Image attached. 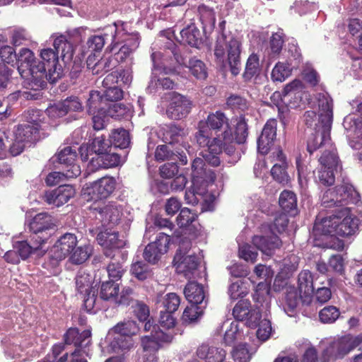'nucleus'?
<instances>
[{"mask_svg": "<svg viewBox=\"0 0 362 362\" xmlns=\"http://www.w3.org/2000/svg\"><path fill=\"white\" fill-rule=\"evenodd\" d=\"M348 208L342 209L337 215V236L349 237L354 235L358 228L359 219L352 214H349Z\"/></svg>", "mask_w": 362, "mask_h": 362, "instance_id": "obj_22", "label": "nucleus"}, {"mask_svg": "<svg viewBox=\"0 0 362 362\" xmlns=\"http://www.w3.org/2000/svg\"><path fill=\"white\" fill-rule=\"evenodd\" d=\"M81 28H76L67 30L59 35H52L54 38V48L58 53H61L60 57L64 63H69L73 59L75 45L81 41Z\"/></svg>", "mask_w": 362, "mask_h": 362, "instance_id": "obj_6", "label": "nucleus"}, {"mask_svg": "<svg viewBox=\"0 0 362 362\" xmlns=\"http://www.w3.org/2000/svg\"><path fill=\"white\" fill-rule=\"evenodd\" d=\"M54 226L52 216L46 212L39 213L30 223L29 228L32 232V240L38 244H44L51 235L49 230Z\"/></svg>", "mask_w": 362, "mask_h": 362, "instance_id": "obj_9", "label": "nucleus"}, {"mask_svg": "<svg viewBox=\"0 0 362 362\" xmlns=\"http://www.w3.org/2000/svg\"><path fill=\"white\" fill-rule=\"evenodd\" d=\"M279 206L285 213L296 216L298 214L296 194L290 190L281 192L279 199Z\"/></svg>", "mask_w": 362, "mask_h": 362, "instance_id": "obj_38", "label": "nucleus"}, {"mask_svg": "<svg viewBox=\"0 0 362 362\" xmlns=\"http://www.w3.org/2000/svg\"><path fill=\"white\" fill-rule=\"evenodd\" d=\"M77 238L73 233H65L55 243L51 250L52 257L62 260L71 254L77 245Z\"/></svg>", "mask_w": 362, "mask_h": 362, "instance_id": "obj_21", "label": "nucleus"}, {"mask_svg": "<svg viewBox=\"0 0 362 362\" xmlns=\"http://www.w3.org/2000/svg\"><path fill=\"white\" fill-rule=\"evenodd\" d=\"M227 105L233 110L244 112L249 107L247 100L238 95H231L227 98Z\"/></svg>", "mask_w": 362, "mask_h": 362, "instance_id": "obj_60", "label": "nucleus"}, {"mask_svg": "<svg viewBox=\"0 0 362 362\" xmlns=\"http://www.w3.org/2000/svg\"><path fill=\"white\" fill-rule=\"evenodd\" d=\"M40 129L37 122L20 124L15 130V136L25 144H34L40 139Z\"/></svg>", "mask_w": 362, "mask_h": 362, "instance_id": "obj_27", "label": "nucleus"}, {"mask_svg": "<svg viewBox=\"0 0 362 362\" xmlns=\"http://www.w3.org/2000/svg\"><path fill=\"white\" fill-rule=\"evenodd\" d=\"M182 42L191 47L199 48L202 44V37L199 30L194 25H188L180 31Z\"/></svg>", "mask_w": 362, "mask_h": 362, "instance_id": "obj_40", "label": "nucleus"}, {"mask_svg": "<svg viewBox=\"0 0 362 362\" xmlns=\"http://www.w3.org/2000/svg\"><path fill=\"white\" fill-rule=\"evenodd\" d=\"M184 294L189 303L204 305L205 293L204 287L194 281H190L185 287Z\"/></svg>", "mask_w": 362, "mask_h": 362, "instance_id": "obj_34", "label": "nucleus"}, {"mask_svg": "<svg viewBox=\"0 0 362 362\" xmlns=\"http://www.w3.org/2000/svg\"><path fill=\"white\" fill-rule=\"evenodd\" d=\"M119 286L115 281L109 279L101 281L99 295L101 299L109 300L115 299L119 294Z\"/></svg>", "mask_w": 362, "mask_h": 362, "instance_id": "obj_46", "label": "nucleus"}, {"mask_svg": "<svg viewBox=\"0 0 362 362\" xmlns=\"http://www.w3.org/2000/svg\"><path fill=\"white\" fill-rule=\"evenodd\" d=\"M339 206L357 204L360 201V194L353 185L346 183L337 186Z\"/></svg>", "mask_w": 362, "mask_h": 362, "instance_id": "obj_35", "label": "nucleus"}, {"mask_svg": "<svg viewBox=\"0 0 362 362\" xmlns=\"http://www.w3.org/2000/svg\"><path fill=\"white\" fill-rule=\"evenodd\" d=\"M337 215L325 217L320 221L317 218L314 224V230L320 232L325 235H329V240L324 244L325 247L342 251L344 247V243L337 237Z\"/></svg>", "mask_w": 362, "mask_h": 362, "instance_id": "obj_8", "label": "nucleus"}, {"mask_svg": "<svg viewBox=\"0 0 362 362\" xmlns=\"http://www.w3.org/2000/svg\"><path fill=\"white\" fill-rule=\"evenodd\" d=\"M277 121L275 119L267 120L260 136L257 139V149L262 154H267L276 136Z\"/></svg>", "mask_w": 362, "mask_h": 362, "instance_id": "obj_24", "label": "nucleus"}, {"mask_svg": "<svg viewBox=\"0 0 362 362\" xmlns=\"http://www.w3.org/2000/svg\"><path fill=\"white\" fill-rule=\"evenodd\" d=\"M248 136V127L245 116L240 115L233 135V145L244 144Z\"/></svg>", "mask_w": 362, "mask_h": 362, "instance_id": "obj_52", "label": "nucleus"}, {"mask_svg": "<svg viewBox=\"0 0 362 362\" xmlns=\"http://www.w3.org/2000/svg\"><path fill=\"white\" fill-rule=\"evenodd\" d=\"M30 243L31 245L29 244L26 240H23L17 241L14 244L13 248L22 259H26L28 258L30 254L38 250L42 245L38 244L37 242L34 241V240H32L31 238Z\"/></svg>", "mask_w": 362, "mask_h": 362, "instance_id": "obj_49", "label": "nucleus"}, {"mask_svg": "<svg viewBox=\"0 0 362 362\" xmlns=\"http://www.w3.org/2000/svg\"><path fill=\"white\" fill-rule=\"evenodd\" d=\"M252 243L254 246L266 255L271 256L276 249H279L282 242L279 237L274 233L268 235H256L252 237Z\"/></svg>", "mask_w": 362, "mask_h": 362, "instance_id": "obj_25", "label": "nucleus"}, {"mask_svg": "<svg viewBox=\"0 0 362 362\" xmlns=\"http://www.w3.org/2000/svg\"><path fill=\"white\" fill-rule=\"evenodd\" d=\"M64 340L66 344H74L76 349L85 348L91 342V332L85 329L82 332L76 327H70L64 335Z\"/></svg>", "mask_w": 362, "mask_h": 362, "instance_id": "obj_28", "label": "nucleus"}, {"mask_svg": "<svg viewBox=\"0 0 362 362\" xmlns=\"http://www.w3.org/2000/svg\"><path fill=\"white\" fill-rule=\"evenodd\" d=\"M197 143L199 146L208 145L214 151H220L222 145L233 144V134L229 119L221 110L210 112L206 122L198 123V131L195 134Z\"/></svg>", "mask_w": 362, "mask_h": 362, "instance_id": "obj_1", "label": "nucleus"}, {"mask_svg": "<svg viewBox=\"0 0 362 362\" xmlns=\"http://www.w3.org/2000/svg\"><path fill=\"white\" fill-rule=\"evenodd\" d=\"M185 136V128L175 123L166 124L163 128V140L169 144L181 142Z\"/></svg>", "mask_w": 362, "mask_h": 362, "instance_id": "obj_33", "label": "nucleus"}, {"mask_svg": "<svg viewBox=\"0 0 362 362\" xmlns=\"http://www.w3.org/2000/svg\"><path fill=\"white\" fill-rule=\"evenodd\" d=\"M125 26V23L119 21L118 33L121 34V39L115 45L112 52L118 64L129 59L140 44L139 33L138 32L128 33Z\"/></svg>", "mask_w": 362, "mask_h": 362, "instance_id": "obj_5", "label": "nucleus"}, {"mask_svg": "<svg viewBox=\"0 0 362 362\" xmlns=\"http://www.w3.org/2000/svg\"><path fill=\"white\" fill-rule=\"evenodd\" d=\"M96 240L105 249L104 255L112 259L115 256L112 250L121 248L124 245V242L119 238V233L109 229L100 231L97 235Z\"/></svg>", "mask_w": 362, "mask_h": 362, "instance_id": "obj_23", "label": "nucleus"}, {"mask_svg": "<svg viewBox=\"0 0 362 362\" xmlns=\"http://www.w3.org/2000/svg\"><path fill=\"white\" fill-rule=\"evenodd\" d=\"M180 304V296L175 293H167L162 300L164 310L170 313H175L178 309Z\"/></svg>", "mask_w": 362, "mask_h": 362, "instance_id": "obj_62", "label": "nucleus"}, {"mask_svg": "<svg viewBox=\"0 0 362 362\" xmlns=\"http://www.w3.org/2000/svg\"><path fill=\"white\" fill-rule=\"evenodd\" d=\"M318 160L325 169L337 170L340 165L337 148L333 145H330L329 148L324 150Z\"/></svg>", "mask_w": 362, "mask_h": 362, "instance_id": "obj_42", "label": "nucleus"}, {"mask_svg": "<svg viewBox=\"0 0 362 362\" xmlns=\"http://www.w3.org/2000/svg\"><path fill=\"white\" fill-rule=\"evenodd\" d=\"M105 101L102 93L98 90H90L86 103L87 114H95L100 110H105L103 106Z\"/></svg>", "mask_w": 362, "mask_h": 362, "instance_id": "obj_45", "label": "nucleus"}, {"mask_svg": "<svg viewBox=\"0 0 362 362\" xmlns=\"http://www.w3.org/2000/svg\"><path fill=\"white\" fill-rule=\"evenodd\" d=\"M109 137L114 148H126L130 144L129 134L124 129H113Z\"/></svg>", "mask_w": 362, "mask_h": 362, "instance_id": "obj_47", "label": "nucleus"}, {"mask_svg": "<svg viewBox=\"0 0 362 362\" xmlns=\"http://www.w3.org/2000/svg\"><path fill=\"white\" fill-rule=\"evenodd\" d=\"M112 144L109 134L106 136L104 134L95 133L92 139L90 140L88 148L86 151L94 153L96 156H98L104 154L107 151H112Z\"/></svg>", "mask_w": 362, "mask_h": 362, "instance_id": "obj_32", "label": "nucleus"}, {"mask_svg": "<svg viewBox=\"0 0 362 362\" xmlns=\"http://www.w3.org/2000/svg\"><path fill=\"white\" fill-rule=\"evenodd\" d=\"M240 42L233 37H231L229 40L226 38H219L216 41L214 49V55L220 62H223L226 50H227L228 62L233 76L238 75L240 71Z\"/></svg>", "mask_w": 362, "mask_h": 362, "instance_id": "obj_4", "label": "nucleus"}, {"mask_svg": "<svg viewBox=\"0 0 362 362\" xmlns=\"http://www.w3.org/2000/svg\"><path fill=\"white\" fill-rule=\"evenodd\" d=\"M94 59L89 56L87 59V67L92 70L93 74H103L107 73L117 66L118 63L113 56L103 57L94 63Z\"/></svg>", "mask_w": 362, "mask_h": 362, "instance_id": "obj_30", "label": "nucleus"}, {"mask_svg": "<svg viewBox=\"0 0 362 362\" xmlns=\"http://www.w3.org/2000/svg\"><path fill=\"white\" fill-rule=\"evenodd\" d=\"M37 59L34 53L28 48H22L17 54L16 62L18 64V70L22 77H24L28 71V69L30 67L33 62Z\"/></svg>", "mask_w": 362, "mask_h": 362, "instance_id": "obj_43", "label": "nucleus"}, {"mask_svg": "<svg viewBox=\"0 0 362 362\" xmlns=\"http://www.w3.org/2000/svg\"><path fill=\"white\" fill-rule=\"evenodd\" d=\"M319 122L315 133L309 138L307 151L312 155L320 148H329L331 143L330 132L333 121V100L325 95L319 98Z\"/></svg>", "mask_w": 362, "mask_h": 362, "instance_id": "obj_2", "label": "nucleus"}, {"mask_svg": "<svg viewBox=\"0 0 362 362\" xmlns=\"http://www.w3.org/2000/svg\"><path fill=\"white\" fill-rule=\"evenodd\" d=\"M361 344L358 337L346 334L331 341L321 354V362H333L344 358Z\"/></svg>", "mask_w": 362, "mask_h": 362, "instance_id": "obj_3", "label": "nucleus"}, {"mask_svg": "<svg viewBox=\"0 0 362 362\" xmlns=\"http://www.w3.org/2000/svg\"><path fill=\"white\" fill-rule=\"evenodd\" d=\"M117 181L111 176H104L93 182L86 188L90 199L102 200L111 196L115 190Z\"/></svg>", "mask_w": 362, "mask_h": 362, "instance_id": "obj_12", "label": "nucleus"}, {"mask_svg": "<svg viewBox=\"0 0 362 362\" xmlns=\"http://www.w3.org/2000/svg\"><path fill=\"white\" fill-rule=\"evenodd\" d=\"M76 286L80 295L87 294V292L92 291L91 276L85 272H78L76 277Z\"/></svg>", "mask_w": 362, "mask_h": 362, "instance_id": "obj_53", "label": "nucleus"}, {"mask_svg": "<svg viewBox=\"0 0 362 362\" xmlns=\"http://www.w3.org/2000/svg\"><path fill=\"white\" fill-rule=\"evenodd\" d=\"M170 242V236L169 235L164 233H158L155 241L146 246L143 252L144 259L151 264H156L161 256L167 252Z\"/></svg>", "mask_w": 362, "mask_h": 362, "instance_id": "obj_11", "label": "nucleus"}, {"mask_svg": "<svg viewBox=\"0 0 362 362\" xmlns=\"http://www.w3.org/2000/svg\"><path fill=\"white\" fill-rule=\"evenodd\" d=\"M40 57L42 63L47 68L49 82L55 83L62 76V69L59 64V53L54 48H45L41 50Z\"/></svg>", "mask_w": 362, "mask_h": 362, "instance_id": "obj_16", "label": "nucleus"}, {"mask_svg": "<svg viewBox=\"0 0 362 362\" xmlns=\"http://www.w3.org/2000/svg\"><path fill=\"white\" fill-rule=\"evenodd\" d=\"M88 115L91 117V126L93 130L99 132L106 128L109 121V114L106 110H100L95 114Z\"/></svg>", "mask_w": 362, "mask_h": 362, "instance_id": "obj_54", "label": "nucleus"}, {"mask_svg": "<svg viewBox=\"0 0 362 362\" xmlns=\"http://www.w3.org/2000/svg\"><path fill=\"white\" fill-rule=\"evenodd\" d=\"M198 215L188 208H182L176 218L180 228L185 230L189 235L197 236L199 232L197 223Z\"/></svg>", "mask_w": 362, "mask_h": 362, "instance_id": "obj_26", "label": "nucleus"}, {"mask_svg": "<svg viewBox=\"0 0 362 362\" xmlns=\"http://www.w3.org/2000/svg\"><path fill=\"white\" fill-rule=\"evenodd\" d=\"M197 356L205 362H223L226 352L223 349L202 344L197 350Z\"/></svg>", "mask_w": 362, "mask_h": 362, "instance_id": "obj_31", "label": "nucleus"}, {"mask_svg": "<svg viewBox=\"0 0 362 362\" xmlns=\"http://www.w3.org/2000/svg\"><path fill=\"white\" fill-rule=\"evenodd\" d=\"M25 75L23 78L30 76V86L34 90L44 89L47 86V81H49L47 68L38 59L33 62Z\"/></svg>", "mask_w": 362, "mask_h": 362, "instance_id": "obj_19", "label": "nucleus"}, {"mask_svg": "<svg viewBox=\"0 0 362 362\" xmlns=\"http://www.w3.org/2000/svg\"><path fill=\"white\" fill-rule=\"evenodd\" d=\"M211 144H212V142L209 141V144L208 145H205L204 146H201L202 148L206 147L208 149L207 153L203 155V158H204V160L206 163H207L209 165L213 166V167H217L220 165L221 164V160L219 158V154H221L223 151H224L226 154L231 156L233 155L235 152V147L233 144H226V145H222L221 146L220 151H214L210 148Z\"/></svg>", "mask_w": 362, "mask_h": 362, "instance_id": "obj_37", "label": "nucleus"}, {"mask_svg": "<svg viewBox=\"0 0 362 362\" xmlns=\"http://www.w3.org/2000/svg\"><path fill=\"white\" fill-rule=\"evenodd\" d=\"M197 11L199 16V21L202 25L203 32L206 34H211L215 28L216 17L213 8L202 4L200 5Z\"/></svg>", "mask_w": 362, "mask_h": 362, "instance_id": "obj_36", "label": "nucleus"}, {"mask_svg": "<svg viewBox=\"0 0 362 362\" xmlns=\"http://www.w3.org/2000/svg\"><path fill=\"white\" fill-rule=\"evenodd\" d=\"M113 330L120 336L117 339V343L122 349H130L133 346L132 337L136 334L139 327L134 320H127L117 323Z\"/></svg>", "mask_w": 362, "mask_h": 362, "instance_id": "obj_20", "label": "nucleus"}, {"mask_svg": "<svg viewBox=\"0 0 362 362\" xmlns=\"http://www.w3.org/2000/svg\"><path fill=\"white\" fill-rule=\"evenodd\" d=\"M250 302L241 300L237 303L233 310V315L238 321L245 320L250 310Z\"/></svg>", "mask_w": 362, "mask_h": 362, "instance_id": "obj_59", "label": "nucleus"}, {"mask_svg": "<svg viewBox=\"0 0 362 362\" xmlns=\"http://www.w3.org/2000/svg\"><path fill=\"white\" fill-rule=\"evenodd\" d=\"M232 357L235 362H249L251 354L246 344H241L235 346L232 351Z\"/></svg>", "mask_w": 362, "mask_h": 362, "instance_id": "obj_64", "label": "nucleus"}, {"mask_svg": "<svg viewBox=\"0 0 362 362\" xmlns=\"http://www.w3.org/2000/svg\"><path fill=\"white\" fill-rule=\"evenodd\" d=\"M285 37L286 35L281 29L272 33L269 41V56L273 58L279 56L284 45Z\"/></svg>", "mask_w": 362, "mask_h": 362, "instance_id": "obj_44", "label": "nucleus"}, {"mask_svg": "<svg viewBox=\"0 0 362 362\" xmlns=\"http://www.w3.org/2000/svg\"><path fill=\"white\" fill-rule=\"evenodd\" d=\"M173 339V333L165 332L163 329L156 330L155 333L141 337V345L146 353L156 354L161 348L162 343H170Z\"/></svg>", "mask_w": 362, "mask_h": 362, "instance_id": "obj_18", "label": "nucleus"}, {"mask_svg": "<svg viewBox=\"0 0 362 362\" xmlns=\"http://www.w3.org/2000/svg\"><path fill=\"white\" fill-rule=\"evenodd\" d=\"M90 210L99 214L100 218L113 224L117 223L122 216V209L116 202H109L106 204L94 202L90 206Z\"/></svg>", "mask_w": 362, "mask_h": 362, "instance_id": "obj_17", "label": "nucleus"}, {"mask_svg": "<svg viewBox=\"0 0 362 362\" xmlns=\"http://www.w3.org/2000/svg\"><path fill=\"white\" fill-rule=\"evenodd\" d=\"M130 273L139 281H145L151 277L153 274L148 264L141 260L136 261L132 264Z\"/></svg>", "mask_w": 362, "mask_h": 362, "instance_id": "obj_50", "label": "nucleus"}, {"mask_svg": "<svg viewBox=\"0 0 362 362\" xmlns=\"http://www.w3.org/2000/svg\"><path fill=\"white\" fill-rule=\"evenodd\" d=\"M56 157L57 162L63 165L67 179L80 175L81 171L79 165L76 163L77 153L75 148L66 146L56 154Z\"/></svg>", "mask_w": 362, "mask_h": 362, "instance_id": "obj_14", "label": "nucleus"}, {"mask_svg": "<svg viewBox=\"0 0 362 362\" xmlns=\"http://www.w3.org/2000/svg\"><path fill=\"white\" fill-rule=\"evenodd\" d=\"M120 158L121 157L117 153L107 151L104 154L93 157L90 160V165L93 170L113 168L119 165Z\"/></svg>", "mask_w": 362, "mask_h": 362, "instance_id": "obj_29", "label": "nucleus"}, {"mask_svg": "<svg viewBox=\"0 0 362 362\" xmlns=\"http://www.w3.org/2000/svg\"><path fill=\"white\" fill-rule=\"evenodd\" d=\"M76 194L74 187L71 185H62L58 187L45 191L42 199L49 205L59 207L67 203Z\"/></svg>", "mask_w": 362, "mask_h": 362, "instance_id": "obj_15", "label": "nucleus"}, {"mask_svg": "<svg viewBox=\"0 0 362 362\" xmlns=\"http://www.w3.org/2000/svg\"><path fill=\"white\" fill-rule=\"evenodd\" d=\"M165 54L170 58V64L173 66H187L186 59L182 54L180 47L170 39L168 38L164 44Z\"/></svg>", "mask_w": 362, "mask_h": 362, "instance_id": "obj_39", "label": "nucleus"}, {"mask_svg": "<svg viewBox=\"0 0 362 362\" xmlns=\"http://www.w3.org/2000/svg\"><path fill=\"white\" fill-rule=\"evenodd\" d=\"M291 71L289 64L278 62L272 69L271 77L274 81L282 82L291 74Z\"/></svg>", "mask_w": 362, "mask_h": 362, "instance_id": "obj_55", "label": "nucleus"}, {"mask_svg": "<svg viewBox=\"0 0 362 362\" xmlns=\"http://www.w3.org/2000/svg\"><path fill=\"white\" fill-rule=\"evenodd\" d=\"M260 71L259 59L256 54H252L249 56L245 71L243 74V78L245 81H250L253 77L257 76Z\"/></svg>", "mask_w": 362, "mask_h": 362, "instance_id": "obj_48", "label": "nucleus"}, {"mask_svg": "<svg viewBox=\"0 0 362 362\" xmlns=\"http://www.w3.org/2000/svg\"><path fill=\"white\" fill-rule=\"evenodd\" d=\"M173 265L176 272L187 279L195 277L200 264L199 257L195 255H186L178 249L173 258Z\"/></svg>", "mask_w": 362, "mask_h": 362, "instance_id": "obj_10", "label": "nucleus"}, {"mask_svg": "<svg viewBox=\"0 0 362 362\" xmlns=\"http://www.w3.org/2000/svg\"><path fill=\"white\" fill-rule=\"evenodd\" d=\"M340 316V311L338 308L334 305H327L319 312L320 321L325 324L334 322Z\"/></svg>", "mask_w": 362, "mask_h": 362, "instance_id": "obj_56", "label": "nucleus"}, {"mask_svg": "<svg viewBox=\"0 0 362 362\" xmlns=\"http://www.w3.org/2000/svg\"><path fill=\"white\" fill-rule=\"evenodd\" d=\"M108 277L110 280L119 281L126 272L122 263L116 261L110 262L107 266Z\"/></svg>", "mask_w": 362, "mask_h": 362, "instance_id": "obj_63", "label": "nucleus"}, {"mask_svg": "<svg viewBox=\"0 0 362 362\" xmlns=\"http://www.w3.org/2000/svg\"><path fill=\"white\" fill-rule=\"evenodd\" d=\"M298 288L300 294L311 297L314 294L313 275L309 270L301 271L298 276Z\"/></svg>", "mask_w": 362, "mask_h": 362, "instance_id": "obj_41", "label": "nucleus"}, {"mask_svg": "<svg viewBox=\"0 0 362 362\" xmlns=\"http://www.w3.org/2000/svg\"><path fill=\"white\" fill-rule=\"evenodd\" d=\"M107 112L112 118L121 119L130 116L131 107L129 105L123 103H115L109 107Z\"/></svg>", "mask_w": 362, "mask_h": 362, "instance_id": "obj_58", "label": "nucleus"}, {"mask_svg": "<svg viewBox=\"0 0 362 362\" xmlns=\"http://www.w3.org/2000/svg\"><path fill=\"white\" fill-rule=\"evenodd\" d=\"M118 22L107 25L100 35H94L88 37L86 45L91 52H100L105 43L110 42L106 52H113L114 47L121 39V34L118 33Z\"/></svg>", "mask_w": 362, "mask_h": 362, "instance_id": "obj_7", "label": "nucleus"}, {"mask_svg": "<svg viewBox=\"0 0 362 362\" xmlns=\"http://www.w3.org/2000/svg\"><path fill=\"white\" fill-rule=\"evenodd\" d=\"M192 101L185 95L173 93L166 109V115L171 119L185 118L191 112Z\"/></svg>", "mask_w": 362, "mask_h": 362, "instance_id": "obj_13", "label": "nucleus"}, {"mask_svg": "<svg viewBox=\"0 0 362 362\" xmlns=\"http://www.w3.org/2000/svg\"><path fill=\"white\" fill-rule=\"evenodd\" d=\"M190 73L199 80H204L207 77V71L204 63L196 59H192L189 62Z\"/></svg>", "mask_w": 362, "mask_h": 362, "instance_id": "obj_57", "label": "nucleus"}, {"mask_svg": "<svg viewBox=\"0 0 362 362\" xmlns=\"http://www.w3.org/2000/svg\"><path fill=\"white\" fill-rule=\"evenodd\" d=\"M206 304V303H204V305L190 303V305L187 306L183 312L182 316L183 322L187 323L195 322L204 313Z\"/></svg>", "mask_w": 362, "mask_h": 362, "instance_id": "obj_51", "label": "nucleus"}, {"mask_svg": "<svg viewBox=\"0 0 362 362\" xmlns=\"http://www.w3.org/2000/svg\"><path fill=\"white\" fill-rule=\"evenodd\" d=\"M337 192V186L332 189H329L325 192L322 197V205L325 208L333 206H340Z\"/></svg>", "mask_w": 362, "mask_h": 362, "instance_id": "obj_61", "label": "nucleus"}]
</instances>
